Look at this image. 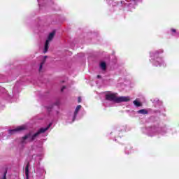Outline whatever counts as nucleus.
I'll use <instances>...</instances> for the list:
<instances>
[{"instance_id": "nucleus-1", "label": "nucleus", "mask_w": 179, "mask_h": 179, "mask_svg": "<svg viewBox=\"0 0 179 179\" xmlns=\"http://www.w3.org/2000/svg\"><path fill=\"white\" fill-rule=\"evenodd\" d=\"M51 127V124H50L46 128H41L38 132L33 134L31 133L27 134L22 139V145H24V143H27V142H30L31 141H34L37 138V136H39L40 134H44L45 131H48V129Z\"/></svg>"}, {"instance_id": "nucleus-2", "label": "nucleus", "mask_w": 179, "mask_h": 179, "mask_svg": "<svg viewBox=\"0 0 179 179\" xmlns=\"http://www.w3.org/2000/svg\"><path fill=\"white\" fill-rule=\"evenodd\" d=\"M106 99L109 101H113V103H121L122 101H129V96H119L113 93H108L106 95Z\"/></svg>"}, {"instance_id": "nucleus-3", "label": "nucleus", "mask_w": 179, "mask_h": 179, "mask_svg": "<svg viewBox=\"0 0 179 179\" xmlns=\"http://www.w3.org/2000/svg\"><path fill=\"white\" fill-rule=\"evenodd\" d=\"M54 36H55V31H52L49 34L48 39L46 40V42L45 43V48H44V50H43L44 53H45L48 51L50 41H51V40H52V38H54Z\"/></svg>"}, {"instance_id": "nucleus-4", "label": "nucleus", "mask_w": 179, "mask_h": 179, "mask_svg": "<svg viewBox=\"0 0 179 179\" xmlns=\"http://www.w3.org/2000/svg\"><path fill=\"white\" fill-rule=\"evenodd\" d=\"M151 132L153 134H151V136H153V135H156L157 132H159L161 135H164L166 134V129H162L159 127H154L151 129Z\"/></svg>"}, {"instance_id": "nucleus-5", "label": "nucleus", "mask_w": 179, "mask_h": 179, "mask_svg": "<svg viewBox=\"0 0 179 179\" xmlns=\"http://www.w3.org/2000/svg\"><path fill=\"white\" fill-rule=\"evenodd\" d=\"M82 108V106L78 105L73 113V116H69V120H69L68 122H73V121H75V118H76V115H78V113H79V110Z\"/></svg>"}, {"instance_id": "nucleus-6", "label": "nucleus", "mask_w": 179, "mask_h": 179, "mask_svg": "<svg viewBox=\"0 0 179 179\" xmlns=\"http://www.w3.org/2000/svg\"><path fill=\"white\" fill-rule=\"evenodd\" d=\"M24 129H26V126H20L15 129L9 130L8 132L9 134H15V132H19L20 131H23Z\"/></svg>"}, {"instance_id": "nucleus-7", "label": "nucleus", "mask_w": 179, "mask_h": 179, "mask_svg": "<svg viewBox=\"0 0 179 179\" xmlns=\"http://www.w3.org/2000/svg\"><path fill=\"white\" fill-rule=\"evenodd\" d=\"M154 65H155V66H164L163 59H162V58H157L156 62H154Z\"/></svg>"}, {"instance_id": "nucleus-8", "label": "nucleus", "mask_w": 179, "mask_h": 179, "mask_svg": "<svg viewBox=\"0 0 179 179\" xmlns=\"http://www.w3.org/2000/svg\"><path fill=\"white\" fill-rule=\"evenodd\" d=\"M46 59H47V56H44L39 66V72H41V71H43V66L44 65V64H45Z\"/></svg>"}, {"instance_id": "nucleus-9", "label": "nucleus", "mask_w": 179, "mask_h": 179, "mask_svg": "<svg viewBox=\"0 0 179 179\" xmlns=\"http://www.w3.org/2000/svg\"><path fill=\"white\" fill-rule=\"evenodd\" d=\"M100 68L102 71H106V69H107V64H106V62H101L100 63Z\"/></svg>"}, {"instance_id": "nucleus-10", "label": "nucleus", "mask_w": 179, "mask_h": 179, "mask_svg": "<svg viewBox=\"0 0 179 179\" xmlns=\"http://www.w3.org/2000/svg\"><path fill=\"white\" fill-rule=\"evenodd\" d=\"M133 103L134 106H136V107H141L142 106V103H141L138 99H136L135 101H134Z\"/></svg>"}, {"instance_id": "nucleus-11", "label": "nucleus", "mask_w": 179, "mask_h": 179, "mask_svg": "<svg viewBox=\"0 0 179 179\" xmlns=\"http://www.w3.org/2000/svg\"><path fill=\"white\" fill-rule=\"evenodd\" d=\"M29 164L28 163L25 168V175H26L27 178H29Z\"/></svg>"}, {"instance_id": "nucleus-12", "label": "nucleus", "mask_w": 179, "mask_h": 179, "mask_svg": "<svg viewBox=\"0 0 179 179\" xmlns=\"http://www.w3.org/2000/svg\"><path fill=\"white\" fill-rule=\"evenodd\" d=\"M138 114H148V110L146 109H141L138 111Z\"/></svg>"}, {"instance_id": "nucleus-13", "label": "nucleus", "mask_w": 179, "mask_h": 179, "mask_svg": "<svg viewBox=\"0 0 179 179\" xmlns=\"http://www.w3.org/2000/svg\"><path fill=\"white\" fill-rule=\"evenodd\" d=\"M157 54H159V51L155 52V53H150V57H157Z\"/></svg>"}, {"instance_id": "nucleus-14", "label": "nucleus", "mask_w": 179, "mask_h": 179, "mask_svg": "<svg viewBox=\"0 0 179 179\" xmlns=\"http://www.w3.org/2000/svg\"><path fill=\"white\" fill-rule=\"evenodd\" d=\"M126 1H127V0H122V3H125V5H127V3H125Z\"/></svg>"}, {"instance_id": "nucleus-15", "label": "nucleus", "mask_w": 179, "mask_h": 179, "mask_svg": "<svg viewBox=\"0 0 179 179\" xmlns=\"http://www.w3.org/2000/svg\"><path fill=\"white\" fill-rule=\"evenodd\" d=\"M82 101V99L80 97H78V103H80Z\"/></svg>"}, {"instance_id": "nucleus-16", "label": "nucleus", "mask_w": 179, "mask_h": 179, "mask_svg": "<svg viewBox=\"0 0 179 179\" xmlns=\"http://www.w3.org/2000/svg\"><path fill=\"white\" fill-rule=\"evenodd\" d=\"M36 160H41V158H40V157H36Z\"/></svg>"}, {"instance_id": "nucleus-17", "label": "nucleus", "mask_w": 179, "mask_h": 179, "mask_svg": "<svg viewBox=\"0 0 179 179\" xmlns=\"http://www.w3.org/2000/svg\"><path fill=\"white\" fill-rule=\"evenodd\" d=\"M65 88H66L65 86L62 87V92H64V90Z\"/></svg>"}, {"instance_id": "nucleus-18", "label": "nucleus", "mask_w": 179, "mask_h": 179, "mask_svg": "<svg viewBox=\"0 0 179 179\" xmlns=\"http://www.w3.org/2000/svg\"><path fill=\"white\" fill-rule=\"evenodd\" d=\"M171 31H173V33H176V29H171Z\"/></svg>"}, {"instance_id": "nucleus-19", "label": "nucleus", "mask_w": 179, "mask_h": 179, "mask_svg": "<svg viewBox=\"0 0 179 179\" xmlns=\"http://www.w3.org/2000/svg\"><path fill=\"white\" fill-rule=\"evenodd\" d=\"M48 111H51V108H48Z\"/></svg>"}, {"instance_id": "nucleus-20", "label": "nucleus", "mask_w": 179, "mask_h": 179, "mask_svg": "<svg viewBox=\"0 0 179 179\" xmlns=\"http://www.w3.org/2000/svg\"><path fill=\"white\" fill-rule=\"evenodd\" d=\"M160 52H163V50H160Z\"/></svg>"}, {"instance_id": "nucleus-21", "label": "nucleus", "mask_w": 179, "mask_h": 179, "mask_svg": "<svg viewBox=\"0 0 179 179\" xmlns=\"http://www.w3.org/2000/svg\"><path fill=\"white\" fill-rule=\"evenodd\" d=\"M97 78H100V76H97Z\"/></svg>"}]
</instances>
